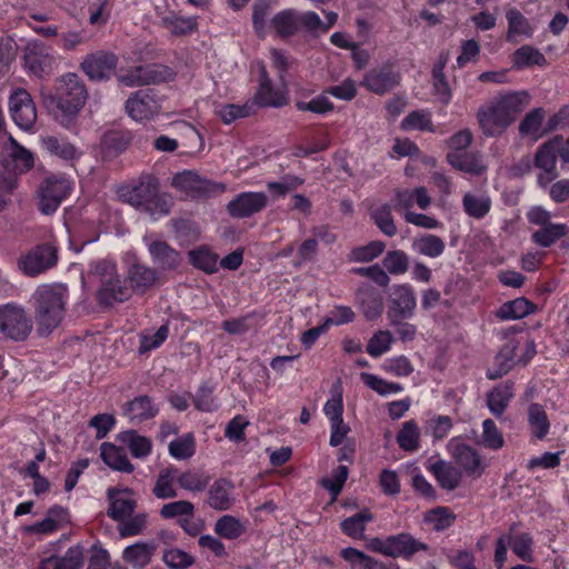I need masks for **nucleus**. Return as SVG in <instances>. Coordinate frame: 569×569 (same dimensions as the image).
<instances>
[{"instance_id":"f257e3e1","label":"nucleus","mask_w":569,"mask_h":569,"mask_svg":"<svg viewBox=\"0 0 569 569\" xmlns=\"http://www.w3.org/2000/svg\"><path fill=\"white\" fill-rule=\"evenodd\" d=\"M89 93L77 73L69 72L56 81V91L41 90V101L49 114L67 129L78 122Z\"/></svg>"},{"instance_id":"f03ea898","label":"nucleus","mask_w":569,"mask_h":569,"mask_svg":"<svg viewBox=\"0 0 569 569\" xmlns=\"http://www.w3.org/2000/svg\"><path fill=\"white\" fill-rule=\"evenodd\" d=\"M530 96L527 91H516L491 100L479 108L477 120L486 137H499L515 122L527 108Z\"/></svg>"},{"instance_id":"7ed1b4c3","label":"nucleus","mask_w":569,"mask_h":569,"mask_svg":"<svg viewBox=\"0 0 569 569\" xmlns=\"http://www.w3.org/2000/svg\"><path fill=\"white\" fill-rule=\"evenodd\" d=\"M68 287L62 283L38 286L32 295V306L37 332L49 336L62 322L66 315Z\"/></svg>"},{"instance_id":"20e7f679","label":"nucleus","mask_w":569,"mask_h":569,"mask_svg":"<svg viewBox=\"0 0 569 569\" xmlns=\"http://www.w3.org/2000/svg\"><path fill=\"white\" fill-rule=\"evenodd\" d=\"M57 262V247L51 243H41L21 254L17 260V267L24 276L37 277L53 268Z\"/></svg>"},{"instance_id":"39448f33","label":"nucleus","mask_w":569,"mask_h":569,"mask_svg":"<svg viewBox=\"0 0 569 569\" xmlns=\"http://www.w3.org/2000/svg\"><path fill=\"white\" fill-rule=\"evenodd\" d=\"M32 320L22 306L2 305V333L13 341H24L32 331Z\"/></svg>"},{"instance_id":"423d86ee","label":"nucleus","mask_w":569,"mask_h":569,"mask_svg":"<svg viewBox=\"0 0 569 569\" xmlns=\"http://www.w3.org/2000/svg\"><path fill=\"white\" fill-rule=\"evenodd\" d=\"M71 191V183L64 177L52 176L39 187V210L44 214L53 213Z\"/></svg>"},{"instance_id":"0eeeda50","label":"nucleus","mask_w":569,"mask_h":569,"mask_svg":"<svg viewBox=\"0 0 569 569\" xmlns=\"http://www.w3.org/2000/svg\"><path fill=\"white\" fill-rule=\"evenodd\" d=\"M172 186L191 197L208 198L222 193L226 186L204 178L192 171H184L174 174Z\"/></svg>"},{"instance_id":"6e6552de","label":"nucleus","mask_w":569,"mask_h":569,"mask_svg":"<svg viewBox=\"0 0 569 569\" xmlns=\"http://www.w3.org/2000/svg\"><path fill=\"white\" fill-rule=\"evenodd\" d=\"M172 186L191 197L208 198L222 193L226 186L204 178L192 171H184L174 174Z\"/></svg>"},{"instance_id":"1a4fd4ad","label":"nucleus","mask_w":569,"mask_h":569,"mask_svg":"<svg viewBox=\"0 0 569 569\" xmlns=\"http://www.w3.org/2000/svg\"><path fill=\"white\" fill-rule=\"evenodd\" d=\"M34 159L27 149H18L17 152H8V158L2 161V192H11L18 186V177L33 168Z\"/></svg>"},{"instance_id":"9d476101","label":"nucleus","mask_w":569,"mask_h":569,"mask_svg":"<svg viewBox=\"0 0 569 569\" xmlns=\"http://www.w3.org/2000/svg\"><path fill=\"white\" fill-rule=\"evenodd\" d=\"M158 191L159 180L151 174H142L137 182L120 187L118 196L122 202L140 210Z\"/></svg>"},{"instance_id":"9b49d317","label":"nucleus","mask_w":569,"mask_h":569,"mask_svg":"<svg viewBox=\"0 0 569 569\" xmlns=\"http://www.w3.org/2000/svg\"><path fill=\"white\" fill-rule=\"evenodd\" d=\"M124 109L133 120L143 121L158 114L161 106L152 89H140L129 96Z\"/></svg>"},{"instance_id":"f8f14e48","label":"nucleus","mask_w":569,"mask_h":569,"mask_svg":"<svg viewBox=\"0 0 569 569\" xmlns=\"http://www.w3.org/2000/svg\"><path fill=\"white\" fill-rule=\"evenodd\" d=\"M9 110L14 123L21 129L29 130L36 123V106L26 89L17 88L12 91L9 97Z\"/></svg>"},{"instance_id":"ddd939ff","label":"nucleus","mask_w":569,"mask_h":569,"mask_svg":"<svg viewBox=\"0 0 569 569\" xmlns=\"http://www.w3.org/2000/svg\"><path fill=\"white\" fill-rule=\"evenodd\" d=\"M118 64V57L109 51H97L87 54L80 69L93 81L109 80Z\"/></svg>"},{"instance_id":"4468645a","label":"nucleus","mask_w":569,"mask_h":569,"mask_svg":"<svg viewBox=\"0 0 569 569\" xmlns=\"http://www.w3.org/2000/svg\"><path fill=\"white\" fill-rule=\"evenodd\" d=\"M23 61L30 73L41 78L51 73L54 57L43 42L31 41L24 49Z\"/></svg>"},{"instance_id":"2eb2a0df","label":"nucleus","mask_w":569,"mask_h":569,"mask_svg":"<svg viewBox=\"0 0 569 569\" xmlns=\"http://www.w3.org/2000/svg\"><path fill=\"white\" fill-rule=\"evenodd\" d=\"M416 305L415 291L409 284L395 286L387 313L389 321L398 322L399 319L411 318Z\"/></svg>"},{"instance_id":"dca6fc26","label":"nucleus","mask_w":569,"mask_h":569,"mask_svg":"<svg viewBox=\"0 0 569 569\" xmlns=\"http://www.w3.org/2000/svg\"><path fill=\"white\" fill-rule=\"evenodd\" d=\"M268 203L263 192H242L227 204V210L232 218H248L260 212Z\"/></svg>"},{"instance_id":"f3484780","label":"nucleus","mask_w":569,"mask_h":569,"mask_svg":"<svg viewBox=\"0 0 569 569\" xmlns=\"http://www.w3.org/2000/svg\"><path fill=\"white\" fill-rule=\"evenodd\" d=\"M400 82V74L392 70L390 64L379 69L369 70L361 82L369 91L376 94H385L391 91Z\"/></svg>"},{"instance_id":"a211bd4d","label":"nucleus","mask_w":569,"mask_h":569,"mask_svg":"<svg viewBox=\"0 0 569 569\" xmlns=\"http://www.w3.org/2000/svg\"><path fill=\"white\" fill-rule=\"evenodd\" d=\"M131 289L126 284L118 273L114 279L103 287L97 289V301L99 306L104 308L113 307L116 303H121L131 298Z\"/></svg>"},{"instance_id":"6ab92c4d","label":"nucleus","mask_w":569,"mask_h":569,"mask_svg":"<svg viewBox=\"0 0 569 569\" xmlns=\"http://www.w3.org/2000/svg\"><path fill=\"white\" fill-rule=\"evenodd\" d=\"M356 300L367 320L372 321L381 316L383 311V298L371 284H362L357 290Z\"/></svg>"},{"instance_id":"aec40b11","label":"nucleus","mask_w":569,"mask_h":569,"mask_svg":"<svg viewBox=\"0 0 569 569\" xmlns=\"http://www.w3.org/2000/svg\"><path fill=\"white\" fill-rule=\"evenodd\" d=\"M148 250L153 263L161 270H176L182 262L181 253L166 241H151L148 244Z\"/></svg>"},{"instance_id":"412c9836","label":"nucleus","mask_w":569,"mask_h":569,"mask_svg":"<svg viewBox=\"0 0 569 569\" xmlns=\"http://www.w3.org/2000/svg\"><path fill=\"white\" fill-rule=\"evenodd\" d=\"M123 416L131 422L141 423L150 420L158 415V407L153 403L151 397L140 395L132 400L127 401L122 407Z\"/></svg>"},{"instance_id":"4be33fe9","label":"nucleus","mask_w":569,"mask_h":569,"mask_svg":"<svg viewBox=\"0 0 569 569\" xmlns=\"http://www.w3.org/2000/svg\"><path fill=\"white\" fill-rule=\"evenodd\" d=\"M429 546L413 538L410 533L401 532L389 536V557L410 559L419 551H427Z\"/></svg>"},{"instance_id":"5701e85b","label":"nucleus","mask_w":569,"mask_h":569,"mask_svg":"<svg viewBox=\"0 0 569 569\" xmlns=\"http://www.w3.org/2000/svg\"><path fill=\"white\" fill-rule=\"evenodd\" d=\"M129 131L109 130L100 139V152L104 159H112L122 153L131 143Z\"/></svg>"},{"instance_id":"b1692460","label":"nucleus","mask_w":569,"mask_h":569,"mask_svg":"<svg viewBox=\"0 0 569 569\" xmlns=\"http://www.w3.org/2000/svg\"><path fill=\"white\" fill-rule=\"evenodd\" d=\"M562 141V136L557 134L543 142L536 151L533 159L535 167L547 173H553V171H557V153Z\"/></svg>"},{"instance_id":"393cba45","label":"nucleus","mask_w":569,"mask_h":569,"mask_svg":"<svg viewBox=\"0 0 569 569\" xmlns=\"http://www.w3.org/2000/svg\"><path fill=\"white\" fill-rule=\"evenodd\" d=\"M83 565V549L81 546L68 548L63 557L51 556L42 559L38 569H81Z\"/></svg>"},{"instance_id":"a878e982","label":"nucleus","mask_w":569,"mask_h":569,"mask_svg":"<svg viewBox=\"0 0 569 569\" xmlns=\"http://www.w3.org/2000/svg\"><path fill=\"white\" fill-rule=\"evenodd\" d=\"M456 462L471 477L479 478L483 472V466L478 451L469 445L458 443L453 450Z\"/></svg>"},{"instance_id":"bb28decb","label":"nucleus","mask_w":569,"mask_h":569,"mask_svg":"<svg viewBox=\"0 0 569 569\" xmlns=\"http://www.w3.org/2000/svg\"><path fill=\"white\" fill-rule=\"evenodd\" d=\"M127 278L131 283V293L142 295L156 283L158 271L141 263H133L128 269Z\"/></svg>"},{"instance_id":"cd10ccee","label":"nucleus","mask_w":569,"mask_h":569,"mask_svg":"<svg viewBox=\"0 0 569 569\" xmlns=\"http://www.w3.org/2000/svg\"><path fill=\"white\" fill-rule=\"evenodd\" d=\"M428 470L435 476L442 489L451 491L457 489L461 483V470L443 460H437L430 463Z\"/></svg>"},{"instance_id":"c85d7f7f","label":"nucleus","mask_w":569,"mask_h":569,"mask_svg":"<svg viewBox=\"0 0 569 569\" xmlns=\"http://www.w3.org/2000/svg\"><path fill=\"white\" fill-rule=\"evenodd\" d=\"M100 457L109 468L116 471L131 473L134 470L124 449L111 442H103L101 445Z\"/></svg>"},{"instance_id":"c756f323","label":"nucleus","mask_w":569,"mask_h":569,"mask_svg":"<svg viewBox=\"0 0 569 569\" xmlns=\"http://www.w3.org/2000/svg\"><path fill=\"white\" fill-rule=\"evenodd\" d=\"M512 398L513 382L507 380L487 393V406L491 413L499 418L503 415Z\"/></svg>"},{"instance_id":"7c9ffc66","label":"nucleus","mask_w":569,"mask_h":569,"mask_svg":"<svg viewBox=\"0 0 569 569\" xmlns=\"http://www.w3.org/2000/svg\"><path fill=\"white\" fill-rule=\"evenodd\" d=\"M447 161L455 169L473 176H480L487 170L481 158L473 152H449Z\"/></svg>"},{"instance_id":"2f4dec72","label":"nucleus","mask_w":569,"mask_h":569,"mask_svg":"<svg viewBox=\"0 0 569 569\" xmlns=\"http://www.w3.org/2000/svg\"><path fill=\"white\" fill-rule=\"evenodd\" d=\"M160 24L174 37L189 36L198 30L197 17H181L173 11L161 17Z\"/></svg>"},{"instance_id":"473e14b6","label":"nucleus","mask_w":569,"mask_h":569,"mask_svg":"<svg viewBox=\"0 0 569 569\" xmlns=\"http://www.w3.org/2000/svg\"><path fill=\"white\" fill-rule=\"evenodd\" d=\"M233 483L224 478L216 480L208 491V503L216 510H228L231 507L230 493Z\"/></svg>"},{"instance_id":"72a5a7b5","label":"nucleus","mask_w":569,"mask_h":569,"mask_svg":"<svg viewBox=\"0 0 569 569\" xmlns=\"http://www.w3.org/2000/svg\"><path fill=\"white\" fill-rule=\"evenodd\" d=\"M157 549L154 541L137 542L123 550V559L138 569H142L149 565Z\"/></svg>"},{"instance_id":"f704fd0d","label":"nucleus","mask_w":569,"mask_h":569,"mask_svg":"<svg viewBox=\"0 0 569 569\" xmlns=\"http://www.w3.org/2000/svg\"><path fill=\"white\" fill-rule=\"evenodd\" d=\"M120 492L113 487L109 488L107 492L110 502L107 515L114 521H123L127 517L132 516L137 507V501L133 499L117 498L116 496Z\"/></svg>"},{"instance_id":"c9c22d12","label":"nucleus","mask_w":569,"mask_h":569,"mask_svg":"<svg viewBox=\"0 0 569 569\" xmlns=\"http://www.w3.org/2000/svg\"><path fill=\"white\" fill-rule=\"evenodd\" d=\"M271 26L280 38L287 39L292 37L298 32L300 28L298 11L293 9H287L278 12L271 19Z\"/></svg>"},{"instance_id":"e433bc0d","label":"nucleus","mask_w":569,"mask_h":569,"mask_svg":"<svg viewBox=\"0 0 569 569\" xmlns=\"http://www.w3.org/2000/svg\"><path fill=\"white\" fill-rule=\"evenodd\" d=\"M546 116V111L542 107L533 108L530 110L521 122L519 123V133L521 137H532L533 140H538L546 133H542V122Z\"/></svg>"},{"instance_id":"4c0bfd02","label":"nucleus","mask_w":569,"mask_h":569,"mask_svg":"<svg viewBox=\"0 0 569 569\" xmlns=\"http://www.w3.org/2000/svg\"><path fill=\"white\" fill-rule=\"evenodd\" d=\"M117 440L128 446L134 458H144L151 452L152 442L149 438L138 435L136 430L122 431Z\"/></svg>"},{"instance_id":"58836bf2","label":"nucleus","mask_w":569,"mask_h":569,"mask_svg":"<svg viewBox=\"0 0 569 569\" xmlns=\"http://www.w3.org/2000/svg\"><path fill=\"white\" fill-rule=\"evenodd\" d=\"M536 311V305L528 299L520 297L505 302L498 310L497 316L500 319H522Z\"/></svg>"},{"instance_id":"ea45409f","label":"nucleus","mask_w":569,"mask_h":569,"mask_svg":"<svg viewBox=\"0 0 569 569\" xmlns=\"http://www.w3.org/2000/svg\"><path fill=\"white\" fill-rule=\"evenodd\" d=\"M506 18L508 21V31L506 40L513 42L516 36H526L527 38L532 37L533 28L530 26L529 20L516 8H511L507 11Z\"/></svg>"},{"instance_id":"a19ab883","label":"nucleus","mask_w":569,"mask_h":569,"mask_svg":"<svg viewBox=\"0 0 569 569\" xmlns=\"http://www.w3.org/2000/svg\"><path fill=\"white\" fill-rule=\"evenodd\" d=\"M373 520V515L367 508L362 509L360 512L346 518L341 521L340 528L342 532L353 539H363L366 523Z\"/></svg>"},{"instance_id":"79ce46f5","label":"nucleus","mask_w":569,"mask_h":569,"mask_svg":"<svg viewBox=\"0 0 569 569\" xmlns=\"http://www.w3.org/2000/svg\"><path fill=\"white\" fill-rule=\"evenodd\" d=\"M140 68L144 86L170 82L177 77V72L172 68L160 63L142 64Z\"/></svg>"},{"instance_id":"37998d69","label":"nucleus","mask_w":569,"mask_h":569,"mask_svg":"<svg viewBox=\"0 0 569 569\" xmlns=\"http://www.w3.org/2000/svg\"><path fill=\"white\" fill-rule=\"evenodd\" d=\"M117 274V264L111 259H100L89 264L88 276L91 280L98 282L99 287L110 283Z\"/></svg>"},{"instance_id":"c03bdc74","label":"nucleus","mask_w":569,"mask_h":569,"mask_svg":"<svg viewBox=\"0 0 569 569\" xmlns=\"http://www.w3.org/2000/svg\"><path fill=\"white\" fill-rule=\"evenodd\" d=\"M512 63L516 69H523L532 66L543 67L547 64V59L538 49L526 44L513 52Z\"/></svg>"},{"instance_id":"a18cd8bd","label":"nucleus","mask_w":569,"mask_h":569,"mask_svg":"<svg viewBox=\"0 0 569 569\" xmlns=\"http://www.w3.org/2000/svg\"><path fill=\"white\" fill-rule=\"evenodd\" d=\"M569 229L565 223H551L535 231L531 238L536 244L548 248L565 237Z\"/></svg>"},{"instance_id":"49530a36","label":"nucleus","mask_w":569,"mask_h":569,"mask_svg":"<svg viewBox=\"0 0 569 569\" xmlns=\"http://www.w3.org/2000/svg\"><path fill=\"white\" fill-rule=\"evenodd\" d=\"M528 422L531 433L538 438L543 439L550 429V422L543 407L539 403H531L528 408Z\"/></svg>"},{"instance_id":"de8ad7c7","label":"nucleus","mask_w":569,"mask_h":569,"mask_svg":"<svg viewBox=\"0 0 569 569\" xmlns=\"http://www.w3.org/2000/svg\"><path fill=\"white\" fill-rule=\"evenodd\" d=\"M412 248L419 254L437 258L443 253L446 244L440 237L428 233L416 238L412 242Z\"/></svg>"},{"instance_id":"09e8293b","label":"nucleus","mask_w":569,"mask_h":569,"mask_svg":"<svg viewBox=\"0 0 569 569\" xmlns=\"http://www.w3.org/2000/svg\"><path fill=\"white\" fill-rule=\"evenodd\" d=\"M465 212L475 219H482L491 209V199L488 196L466 193L462 198Z\"/></svg>"},{"instance_id":"8fccbe9b","label":"nucleus","mask_w":569,"mask_h":569,"mask_svg":"<svg viewBox=\"0 0 569 569\" xmlns=\"http://www.w3.org/2000/svg\"><path fill=\"white\" fill-rule=\"evenodd\" d=\"M420 431L415 420H408L397 435V442L405 451H416L419 448Z\"/></svg>"},{"instance_id":"3c124183","label":"nucleus","mask_w":569,"mask_h":569,"mask_svg":"<svg viewBox=\"0 0 569 569\" xmlns=\"http://www.w3.org/2000/svg\"><path fill=\"white\" fill-rule=\"evenodd\" d=\"M188 256L190 263L206 273H214L218 270V256L204 247L189 251Z\"/></svg>"},{"instance_id":"603ef678","label":"nucleus","mask_w":569,"mask_h":569,"mask_svg":"<svg viewBox=\"0 0 569 569\" xmlns=\"http://www.w3.org/2000/svg\"><path fill=\"white\" fill-rule=\"evenodd\" d=\"M42 146L51 154L64 160H72L78 156L77 149L72 143L64 139H59L54 136L42 138Z\"/></svg>"},{"instance_id":"864d4df0","label":"nucleus","mask_w":569,"mask_h":569,"mask_svg":"<svg viewBox=\"0 0 569 569\" xmlns=\"http://www.w3.org/2000/svg\"><path fill=\"white\" fill-rule=\"evenodd\" d=\"M178 472L176 468L162 469L157 478L152 493L158 499H170L178 496L176 489L172 487L174 475Z\"/></svg>"},{"instance_id":"5fc2aeb1","label":"nucleus","mask_w":569,"mask_h":569,"mask_svg":"<svg viewBox=\"0 0 569 569\" xmlns=\"http://www.w3.org/2000/svg\"><path fill=\"white\" fill-rule=\"evenodd\" d=\"M508 542L511 546L512 552L526 562L533 561L532 555V537L528 532H522L517 536H507Z\"/></svg>"},{"instance_id":"6e6d98bb","label":"nucleus","mask_w":569,"mask_h":569,"mask_svg":"<svg viewBox=\"0 0 569 569\" xmlns=\"http://www.w3.org/2000/svg\"><path fill=\"white\" fill-rule=\"evenodd\" d=\"M371 219L383 234L393 237L397 233L398 229L393 221L391 207L389 204L385 203L375 209L371 212Z\"/></svg>"},{"instance_id":"4d7b16f0","label":"nucleus","mask_w":569,"mask_h":569,"mask_svg":"<svg viewBox=\"0 0 569 569\" xmlns=\"http://www.w3.org/2000/svg\"><path fill=\"white\" fill-rule=\"evenodd\" d=\"M171 207V199L167 194H160L158 191L142 206L140 211L156 219L157 217L168 216Z\"/></svg>"},{"instance_id":"13d9d810","label":"nucleus","mask_w":569,"mask_h":569,"mask_svg":"<svg viewBox=\"0 0 569 569\" xmlns=\"http://www.w3.org/2000/svg\"><path fill=\"white\" fill-rule=\"evenodd\" d=\"M196 440L192 433H187L169 443V453L179 460L189 459L194 455Z\"/></svg>"},{"instance_id":"bf43d9fd","label":"nucleus","mask_w":569,"mask_h":569,"mask_svg":"<svg viewBox=\"0 0 569 569\" xmlns=\"http://www.w3.org/2000/svg\"><path fill=\"white\" fill-rule=\"evenodd\" d=\"M254 111L259 107H282L286 103L284 98L279 96L272 88V84H259L253 101Z\"/></svg>"},{"instance_id":"052dcab7","label":"nucleus","mask_w":569,"mask_h":569,"mask_svg":"<svg viewBox=\"0 0 569 569\" xmlns=\"http://www.w3.org/2000/svg\"><path fill=\"white\" fill-rule=\"evenodd\" d=\"M383 241L375 240L366 246L353 248L350 252V259L356 262H369L379 257L385 251Z\"/></svg>"},{"instance_id":"680f3d73","label":"nucleus","mask_w":569,"mask_h":569,"mask_svg":"<svg viewBox=\"0 0 569 569\" xmlns=\"http://www.w3.org/2000/svg\"><path fill=\"white\" fill-rule=\"evenodd\" d=\"M214 531L222 538L237 539L242 535L243 527L237 518L226 515L217 520Z\"/></svg>"},{"instance_id":"e2e57ef3","label":"nucleus","mask_w":569,"mask_h":569,"mask_svg":"<svg viewBox=\"0 0 569 569\" xmlns=\"http://www.w3.org/2000/svg\"><path fill=\"white\" fill-rule=\"evenodd\" d=\"M360 378L363 383L370 389L375 390L381 396H387L389 393H396L402 390V386L396 382H389L376 375L361 372Z\"/></svg>"},{"instance_id":"0e129e2a","label":"nucleus","mask_w":569,"mask_h":569,"mask_svg":"<svg viewBox=\"0 0 569 569\" xmlns=\"http://www.w3.org/2000/svg\"><path fill=\"white\" fill-rule=\"evenodd\" d=\"M271 8V0H256L252 4V23L258 36L264 34L267 17L270 14Z\"/></svg>"},{"instance_id":"69168bd1","label":"nucleus","mask_w":569,"mask_h":569,"mask_svg":"<svg viewBox=\"0 0 569 569\" xmlns=\"http://www.w3.org/2000/svg\"><path fill=\"white\" fill-rule=\"evenodd\" d=\"M456 519V516L446 507H437L427 512L425 520L433 526L436 531H442L449 528Z\"/></svg>"},{"instance_id":"338daca9","label":"nucleus","mask_w":569,"mask_h":569,"mask_svg":"<svg viewBox=\"0 0 569 569\" xmlns=\"http://www.w3.org/2000/svg\"><path fill=\"white\" fill-rule=\"evenodd\" d=\"M162 560L170 569H187L196 561L191 555L179 548L166 550Z\"/></svg>"},{"instance_id":"774afa93","label":"nucleus","mask_w":569,"mask_h":569,"mask_svg":"<svg viewBox=\"0 0 569 569\" xmlns=\"http://www.w3.org/2000/svg\"><path fill=\"white\" fill-rule=\"evenodd\" d=\"M382 264L391 274H402L408 270V256L401 250L388 251Z\"/></svg>"}]
</instances>
